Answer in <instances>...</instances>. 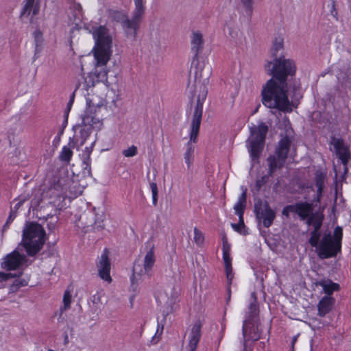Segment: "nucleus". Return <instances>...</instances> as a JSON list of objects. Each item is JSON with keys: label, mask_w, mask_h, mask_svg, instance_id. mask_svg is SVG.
<instances>
[{"label": "nucleus", "mask_w": 351, "mask_h": 351, "mask_svg": "<svg viewBox=\"0 0 351 351\" xmlns=\"http://www.w3.org/2000/svg\"><path fill=\"white\" fill-rule=\"evenodd\" d=\"M254 293L252 294L254 298L253 302H252L249 306L248 316L246 319L258 320L257 315L258 314V305L256 302V298L254 296Z\"/></svg>", "instance_id": "nucleus-26"}, {"label": "nucleus", "mask_w": 351, "mask_h": 351, "mask_svg": "<svg viewBox=\"0 0 351 351\" xmlns=\"http://www.w3.org/2000/svg\"><path fill=\"white\" fill-rule=\"evenodd\" d=\"M325 175L322 173H316L315 174V185L317 187V199L322 196V190L325 182Z\"/></svg>", "instance_id": "nucleus-27"}, {"label": "nucleus", "mask_w": 351, "mask_h": 351, "mask_svg": "<svg viewBox=\"0 0 351 351\" xmlns=\"http://www.w3.org/2000/svg\"><path fill=\"white\" fill-rule=\"evenodd\" d=\"M95 228L101 230L104 228V225L103 224V216L100 215L99 217L98 215H96V219L94 221Z\"/></svg>", "instance_id": "nucleus-40"}, {"label": "nucleus", "mask_w": 351, "mask_h": 351, "mask_svg": "<svg viewBox=\"0 0 351 351\" xmlns=\"http://www.w3.org/2000/svg\"><path fill=\"white\" fill-rule=\"evenodd\" d=\"M254 213L259 222L265 228L270 227L276 218V213L271 209L267 202L258 200L254 205Z\"/></svg>", "instance_id": "nucleus-13"}, {"label": "nucleus", "mask_w": 351, "mask_h": 351, "mask_svg": "<svg viewBox=\"0 0 351 351\" xmlns=\"http://www.w3.org/2000/svg\"><path fill=\"white\" fill-rule=\"evenodd\" d=\"M343 230L337 226L332 235L330 232L325 233L319 242L317 255L321 259L335 257L341 252Z\"/></svg>", "instance_id": "nucleus-8"}, {"label": "nucleus", "mask_w": 351, "mask_h": 351, "mask_svg": "<svg viewBox=\"0 0 351 351\" xmlns=\"http://www.w3.org/2000/svg\"><path fill=\"white\" fill-rule=\"evenodd\" d=\"M77 141L73 138H70L69 147L64 146L60 155L59 159L60 161L69 162L73 156V152L71 148H74L76 146Z\"/></svg>", "instance_id": "nucleus-23"}, {"label": "nucleus", "mask_w": 351, "mask_h": 351, "mask_svg": "<svg viewBox=\"0 0 351 351\" xmlns=\"http://www.w3.org/2000/svg\"><path fill=\"white\" fill-rule=\"evenodd\" d=\"M158 330H159L158 329V330H157V331H156V332L155 336H154V337L152 338V342L153 343H156L158 341V340H159L158 337H156V335H157V334H158Z\"/></svg>", "instance_id": "nucleus-57"}, {"label": "nucleus", "mask_w": 351, "mask_h": 351, "mask_svg": "<svg viewBox=\"0 0 351 351\" xmlns=\"http://www.w3.org/2000/svg\"><path fill=\"white\" fill-rule=\"evenodd\" d=\"M92 226H93L92 221H90V223L84 222V228H85V227L88 228V227Z\"/></svg>", "instance_id": "nucleus-59"}, {"label": "nucleus", "mask_w": 351, "mask_h": 351, "mask_svg": "<svg viewBox=\"0 0 351 351\" xmlns=\"http://www.w3.org/2000/svg\"><path fill=\"white\" fill-rule=\"evenodd\" d=\"M94 143V141L91 143V146L93 145ZM86 149L87 152V156L84 159V163L86 165L84 169L87 170L88 174H90V154L92 151V147H90V148L86 147Z\"/></svg>", "instance_id": "nucleus-35"}, {"label": "nucleus", "mask_w": 351, "mask_h": 351, "mask_svg": "<svg viewBox=\"0 0 351 351\" xmlns=\"http://www.w3.org/2000/svg\"><path fill=\"white\" fill-rule=\"evenodd\" d=\"M320 232L312 231L311 232V237L308 240V243L312 247H317L319 245Z\"/></svg>", "instance_id": "nucleus-32"}, {"label": "nucleus", "mask_w": 351, "mask_h": 351, "mask_svg": "<svg viewBox=\"0 0 351 351\" xmlns=\"http://www.w3.org/2000/svg\"><path fill=\"white\" fill-rule=\"evenodd\" d=\"M39 10H40L39 4L34 3V5L33 6V8L32 9V12H32V14L34 16H36V15H37L39 13Z\"/></svg>", "instance_id": "nucleus-49"}, {"label": "nucleus", "mask_w": 351, "mask_h": 351, "mask_svg": "<svg viewBox=\"0 0 351 351\" xmlns=\"http://www.w3.org/2000/svg\"><path fill=\"white\" fill-rule=\"evenodd\" d=\"M108 256L109 251L107 248H105L99 257L97 266L99 277L106 281L110 282L112 280L110 276V262Z\"/></svg>", "instance_id": "nucleus-16"}, {"label": "nucleus", "mask_w": 351, "mask_h": 351, "mask_svg": "<svg viewBox=\"0 0 351 351\" xmlns=\"http://www.w3.org/2000/svg\"><path fill=\"white\" fill-rule=\"evenodd\" d=\"M207 91L204 90L202 95H199L197 99V104L194 110L193 119L191 125L190 140L187 143V149L184 154V161L186 163L188 168L191 167L193 162L194 147L191 145V143H195L198 136L203 111V103L206 97Z\"/></svg>", "instance_id": "nucleus-7"}, {"label": "nucleus", "mask_w": 351, "mask_h": 351, "mask_svg": "<svg viewBox=\"0 0 351 351\" xmlns=\"http://www.w3.org/2000/svg\"><path fill=\"white\" fill-rule=\"evenodd\" d=\"M223 259L224 262V266H225V271H226V275L227 278V282H228V287L227 291L228 294H230V285L232 284L233 278H234V274L232 271V259L230 256V252H226L224 250V253H223Z\"/></svg>", "instance_id": "nucleus-20"}, {"label": "nucleus", "mask_w": 351, "mask_h": 351, "mask_svg": "<svg viewBox=\"0 0 351 351\" xmlns=\"http://www.w3.org/2000/svg\"><path fill=\"white\" fill-rule=\"evenodd\" d=\"M230 245L228 243L227 241H223V253H224V250L226 252H230Z\"/></svg>", "instance_id": "nucleus-52"}, {"label": "nucleus", "mask_w": 351, "mask_h": 351, "mask_svg": "<svg viewBox=\"0 0 351 351\" xmlns=\"http://www.w3.org/2000/svg\"><path fill=\"white\" fill-rule=\"evenodd\" d=\"M95 39L96 48L95 49V58L96 60L95 71L93 75L90 74L84 80V86H93L95 79L97 82L106 83L108 82V71L105 66L109 61L112 55V39L105 26H99L93 32Z\"/></svg>", "instance_id": "nucleus-1"}, {"label": "nucleus", "mask_w": 351, "mask_h": 351, "mask_svg": "<svg viewBox=\"0 0 351 351\" xmlns=\"http://www.w3.org/2000/svg\"><path fill=\"white\" fill-rule=\"evenodd\" d=\"M250 136L247 140V147L253 161L258 160L265 145L268 127L265 123L253 125L250 129Z\"/></svg>", "instance_id": "nucleus-9"}, {"label": "nucleus", "mask_w": 351, "mask_h": 351, "mask_svg": "<svg viewBox=\"0 0 351 351\" xmlns=\"http://www.w3.org/2000/svg\"><path fill=\"white\" fill-rule=\"evenodd\" d=\"M71 302V295L69 291H66L64 292V296H63L64 307L61 308V311L69 308Z\"/></svg>", "instance_id": "nucleus-37"}, {"label": "nucleus", "mask_w": 351, "mask_h": 351, "mask_svg": "<svg viewBox=\"0 0 351 351\" xmlns=\"http://www.w3.org/2000/svg\"><path fill=\"white\" fill-rule=\"evenodd\" d=\"M265 69L269 75H272L271 80H274L282 85H287L288 77L294 76L296 72L295 62L285 58L283 56L274 59L273 62H267Z\"/></svg>", "instance_id": "nucleus-5"}, {"label": "nucleus", "mask_w": 351, "mask_h": 351, "mask_svg": "<svg viewBox=\"0 0 351 351\" xmlns=\"http://www.w3.org/2000/svg\"><path fill=\"white\" fill-rule=\"evenodd\" d=\"M110 15L112 20L121 24L128 37L131 36L134 38H136L143 16L134 18V10L132 12V16L130 19H128L127 16L120 11H112Z\"/></svg>", "instance_id": "nucleus-11"}, {"label": "nucleus", "mask_w": 351, "mask_h": 351, "mask_svg": "<svg viewBox=\"0 0 351 351\" xmlns=\"http://www.w3.org/2000/svg\"><path fill=\"white\" fill-rule=\"evenodd\" d=\"M71 9L74 11V17L78 19L79 21H81L82 10L81 5L75 3L71 5Z\"/></svg>", "instance_id": "nucleus-38"}, {"label": "nucleus", "mask_w": 351, "mask_h": 351, "mask_svg": "<svg viewBox=\"0 0 351 351\" xmlns=\"http://www.w3.org/2000/svg\"><path fill=\"white\" fill-rule=\"evenodd\" d=\"M34 38L36 44V53L38 51V48L40 47L43 41V32L40 29H36L34 32Z\"/></svg>", "instance_id": "nucleus-33"}, {"label": "nucleus", "mask_w": 351, "mask_h": 351, "mask_svg": "<svg viewBox=\"0 0 351 351\" xmlns=\"http://www.w3.org/2000/svg\"><path fill=\"white\" fill-rule=\"evenodd\" d=\"M16 217V213L13 212L12 210L10 212V214L7 219V223H10Z\"/></svg>", "instance_id": "nucleus-51"}, {"label": "nucleus", "mask_w": 351, "mask_h": 351, "mask_svg": "<svg viewBox=\"0 0 351 351\" xmlns=\"http://www.w3.org/2000/svg\"><path fill=\"white\" fill-rule=\"evenodd\" d=\"M74 97H75V93H73L72 95L71 96V99H70L69 101L67 104V109H68V110H70V108H71V106L73 104Z\"/></svg>", "instance_id": "nucleus-54"}, {"label": "nucleus", "mask_w": 351, "mask_h": 351, "mask_svg": "<svg viewBox=\"0 0 351 351\" xmlns=\"http://www.w3.org/2000/svg\"><path fill=\"white\" fill-rule=\"evenodd\" d=\"M291 143V138L287 135L280 140L276 148L275 154L269 156L267 158L269 166L267 174L262 176L256 182L255 188L256 191H258L261 190L262 186L268 182L269 177L272 176L276 169L283 167L286 159L287 158Z\"/></svg>", "instance_id": "nucleus-3"}, {"label": "nucleus", "mask_w": 351, "mask_h": 351, "mask_svg": "<svg viewBox=\"0 0 351 351\" xmlns=\"http://www.w3.org/2000/svg\"><path fill=\"white\" fill-rule=\"evenodd\" d=\"M296 340H297V336L293 337V340H292V346H293L295 342L296 341Z\"/></svg>", "instance_id": "nucleus-62"}, {"label": "nucleus", "mask_w": 351, "mask_h": 351, "mask_svg": "<svg viewBox=\"0 0 351 351\" xmlns=\"http://www.w3.org/2000/svg\"><path fill=\"white\" fill-rule=\"evenodd\" d=\"M9 225H10V223H7V221H6L5 223L3 225V231L5 230L6 228H8Z\"/></svg>", "instance_id": "nucleus-60"}, {"label": "nucleus", "mask_w": 351, "mask_h": 351, "mask_svg": "<svg viewBox=\"0 0 351 351\" xmlns=\"http://www.w3.org/2000/svg\"><path fill=\"white\" fill-rule=\"evenodd\" d=\"M19 289V287H18L17 284H16L14 282L10 286L9 288V293H15Z\"/></svg>", "instance_id": "nucleus-48"}, {"label": "nucleus", "mask_w": 351, "mask_h": 351, "mask_svg": "<svg viewBox=\"0 0 351 351\" xmlns=\"http://www.w3.org/2000/svg\"><path fill=\"white\" fill-rule=\"evenodd\" d=\"M324 218V215L323 214V210L319 208L317 210L313 212V210L311 211V213L309 215L308 217L306 219V223L308 226L316 223H322Z\"/></svg>", "instance_id": "nucleus-25"}, {"label": "nucleus", "mask_w": 351, "mask_h": 351, "mask_svg": "<svg viewBox=\"0 0 351 351\" xmlns=\"http://www.w3.org/2000/svg\"><path fill=\"white\" fill-rule=\"evenodd\" d=\"M153 204L156 206L158 201V195H152Z\"/></svg>", "instance_id": "nucleus-58"}, {"label": "nucleus", "mask_w": 351, "mask_h": 351, "mask_svg": "<svg viewBox=\"0 0 351 351\" xmlns=\"http://www.w3.org/2000/svg\"><path fill=\"white\" fill-rule=\"evenodd\" d=\"M245 207V204L239 201L236 203V204L234 206L235 214L238 215L239 219H240V223L241 224H243V217Z\"/></svg>", "instance_id": "nucleus-30"}, {"label": "nucleus", "mask_w": 351, "mask_h": 351, "mask_svg": "<svg viewBox=\"0 0 351 351\" xmlns=\"http://www.w3.org/2000/svg\"><path fill=\"white\" fill-rule=\"evenodd\" d=\"M62 134H63V129L60 130L58 132L57 136H56V138H54V140L53 141L55 146H57V145L59 143Z\"/></svg>", "instance_id": "nucleus-46"}, {"label": "nucleus", "mask_w": 351, "mask_h": 351, "mask_svg": "<svg viewBox=\"0 0 351 351\" xmlns=\"http://www.w3.org/2000/svg\"><path fill=\"white\" fill-rule=\"evenodd\" d=\"M194 241L198 245H202L204 241V234L197 228H194Z\"/></svg>", "instance_id": "nucleus-34"}, {"label": "nucleus", "mask_w": 351, "mask_h": 351, "mask_svg": "<svg viewBox=\"0 0 351 351\" xmlns=\"http://www.w3.org/2000/svg\"><path fill=\"white\" fill-rule=\"evenodd\" d=\"M16 276V275L12 274L11 273L5 274V273L0 271V281L1 282V281H6V280H8L10 278H15Z\"/></svg>", "instance_id": "nucleus-41"}, {"label": "nucleus", "mask_w": 351, "mask_h": 351, "mask_svg": "<svg viewBox=\"0 0 351 351\" xmlns=\"http://www.w3.org/2000/svg\"><path fill=\"white\" fill-rule=\"evenodd\" d=\"M150 188L152 190V195H158V187L155 182L150 183Z\"/></svg>", "instance_id": "nucleus-47"}, {"label": "nucleus", "mask_w": 351, "mask_h": 351, "mask_svg": "<svg viewBox=\"0 0 351 351\" xmlns=\"http://www.w3.org/2000/svg\"><path fill=\"white\" fill-rule=\"evenodd\" d=\"M322 225V223H316L311 224V226H313L314 227V229L313 231L319 232Z\"/></svg>", "instance_id": "nucleus-53"}, {"label": "nucleus", "mask_w": 351, "mask_h": 351, "mask_svg": "<svg viewBox=\"0 0 351 351\" xmlns=\"http://www.w3.org/2000/svg\"><path fill=\"white\" fill-rule=\"evenodd\" d=\"M145 249L147 250L143 260V265L139 263H134L133 266V278L132 283H134V280H143L145 277L150 278L152 276V269L156 263L155 245L149 239L145 243Z\"/></svg>", "instance_id": "nucleus-10"}, {"label": "nucleus", "mask_w": 351, "mask_h": 351, "mask_svg": "<svg viewBox=\"0 0 351 351\" xmlns=\"http://www.w3.org/2000/svg\"><path fill=\"white\" fill-rule=\"evenodd\" d=\"M87 215H88V214L84 213V214L83 215V218L84 219Z\"/></svg>", "instance_id": "nucleus-64"}, {"label": "nucleus", "mask_w": 351, "mask_h": 351, "mask_svg": "<svg viewBox=\"0 0 351 351\" xmlns=\"http://www.w3.org/2000/svg\"><path fill=\"white\" fill-rule=\"evenodd\" d=\"M287 85H282L274 80H269L262 90L263 104L269 108H276L285 112L293 110V102L287 95Z\"/></svg>", "instance_id": "nucleus-2"}, {"label": "nucleus", "mask_w": 351, "mask_h": 351, "mask_svg": "<svg viewBox=\"0 0 351 351\" xmlns=\"http://www.w3.org/2000/svg\"><path fill=\"white\" fill-rule=\"evenodd\" d=\"M38 205V202L36 200L32 199L31 201V206H30L29 208H32L33 210H34Z\"/></svg>", "instance_id": "nucleus-55"}, {"label": "nucleus", "mask_w": 351, "mask_h": 351, "mask_svg": "<svg viewBox=\"0 0 351 351\" xmlns=\"http://www.w3.org/2000/svg\"><path fill=\"white\" fill-rule=\"evenodd\" d=\"M26 261V257L21 254L17 250L8 254L1 263L2 268L6 270H14L19 267Z\"/></svg>", "instance_id": "nucleus-17"}, {"label": "nucleus", "mask_w": 351, "mask_h": 351, "mask_svg": "<svg viewBox=\"0 0 351 351\" xmlns=\"http://www.w3.org/2000/svg\"><path fill=\"white\" fill-rule=\"evenodd\" d=\"M69 342V337L66 334L64 335V343H67Z\"/></svg>", "instance_id": "nucleus-61"}, {"label": "nucleus", "mask_w": 351, "mask_h": 351, "mask_svg": "<svg viewBox=\"0 0 351 351\" xmlns=\"http://www.w3.org/2000/svg\"><path fill=\"white\" fill-rule=\"evenodd\" d=\"M316 287H322L324 293L329 296L334 291L339 290V285L337 283L333 282L332 280H322L319 281H317L315 282Z\"/></svg>", "instance_id": "nucleus-22"}, {"label": "nucleus", "mask_w": 351, "mask_h": 351, "mask_svg": "<svg viewBox=\"0 0 351 351\" xmlns=\"http://www.w3.org/2000/svg\"><path fill=\"white\" fill-rule=\"evenodd\" d=\"M91 301L93 304H99L101 302V298L99 294H95L92 296Z\"/></svg>", "instance_id": "nucleus-50"}, {"label": "nucleus", "mask_w": 351, "mask_h": 351, "mask_svg": "<svg viewBox=\"0 0 351 351\" xmlns=\"http://www.w3.org/2000/svg\"><path fill=\"white\" fill-rule=\"evenodd\" d=\"M57 191V196H69L70 197H75L82 193V187H81L77 182L74 180H68L65 181L64 179L60 178L58 180L57 183L50 189V191L55 193Z\"/></svg>", "instance_id": "nucleus-12"}, {"label": "nucleus", "mask_w": 351, "mask_h": 351, "mask_svg": "<svg viewBox=\"0 0 351 351\" xmlns=\"http://www.w3.org/2000/svg\"><path fill=\"white\" fill-rule=\"evenodd\" d=\"M14 282L16 284H17L18 287L20 288V287H25V286H27L28 282L25 279H16L14 280Z\"/></svg>", "instance_id": "nucleus-44"}, {"label": "nucleus", "mask_w": 351, "mask_h": 351, "mask_svg": "<svg viewBox=\"0 0 351 351\" xmlns=\"http://www.w3.org/2000/svg\"><path fill=\"white\" fill-rule=\"evenodd\" d=\"M86 110L82 117V128L80 129V136L82 141L80 145H82L87 138L90 136L92 130L95 128H99L101 123L99 119L93 114V112H96L97 108H99L103 106L101 101L98 100L97 97H90L89 94L86 97Z\"/></svg>", "instance_id": "nucleus-6"}, {"label": "nucleus", "mask_w": 351, "mask_h": 351, "mask_svg": "<svg viewBox=\"0 0 351 351\" xmlns=\"http://www.w3.org/2000/svg\"><path fill=\"white\" fill-rule=\"evenodd\" d=\"M247 189H245L243 190V193H241V196L239 197L238 201L243 202L246 204V199H247V193H246Z\"/></svg>", "instance_id": "nucleus-45"}, {"label": "nucleus", "mask_w": 351, "mask_h": 351, "mask_svg": "<svg viewBox=\"0 0 351 351\" xmlns=\"http://www.w3.org/2000/svg\"><path fill=\"white\" fill-rule=\"evenodd\" d=\"M330 144L333 145L336 155L341 160L344 166V172L348 171L347 165L350 158L349 148L346 145L344 141L340 138L332 137Z\"/></svg>", "instance_id": "nucleus-14"}, {"label": "nucleus", "mask_w": 351, "mask_h": 351, "mask_svg": "<svg viewBox=\"0 0 351 351\" xmlns=\"http://www.w3.org/2000/svg\"><path fill=\"white\" fill-rule=\"evenodd\" d=\"M335 299L330 296L325 295L317 304L318 315L321 317L325 316L333 307Z\"/></svg>", "instance_id": "nucleus-21"}, {"label": "nucleus", "mask_w": 351, "mask_h": 351, "mask_svg": "<svg viewBox=\"0 0 351 351\" xmlns=\"http://www.w3.org/2000/svg\"><path fill=\"white\" fill-rule=\"evenodd\" d=\"M284 49V41L281 37H277L274 39L272 47L271 49V53L274 59L278 58L282 56V51Z\"/></svg>", "instance_id": "nucleus-24"}, {"label": "nucleus", "mask_w": 351, "mask_h": 351, "mask_svg": "<svg viewBox=\"0 0 351 351\" xmlns=\"http://www.w3.org/2000/svg\"><path fill=\"white\" fill-rule=\"evenodd\" d=\"M202 324L197 320L191 328L189 334V342L186 347L189 351H195L201 338Z\"/></svg>", "instance_id": "nucleus-18"}, {"label": "nucleus", "mask_w": 351, "mask_h": 351, "mask_svg": "<svg viewBox=\"0 0 351 351\" xmlns=\"http://www.w3.org/2000/svg\"><path fill=\"white\" fill-rule=\"evenodd\" d=\"M330 14L336 19H338V12L335 8V1L334 0L332 1V5L330 8Z\"/></svg>", "instance_id": "nucleus-43"}, {"label": "nucleus", "mask_w": 351, "mask_h": 351, "mask_svg": "<svg viewBox=\"0 0 351 351\" xmlns=\"http://www.w3.org/2000/svg\"><path fill=\"white\" fill-rule=\"evenodd\" d=\"M294 97H295V98H297L298 99L300 97H301V96H300V95H298L297 93H295V94Z\"/></svg>", "instance_id": "nucleus-63"}, {"label": "nucleus", "mask_w": 351, "mask_h": 351, "mask_svg": "<svg viewBox=\"0 0 351 351\" xmlns=\"http://www.w3.org/2000/svg\"><path fill=\"white\" fill-rule=\"evenodd\" d=\"M35 0H25V4L21 12L20 17H23L25 14L29 16L32 12V9L34 5Z\"/></svg>", "instance_id": "nucleus-31"}, {"label": "nucleus", "mask_w": 351, "mask_h": 351, "mask_svg": "<svg viewBox=\"0 0 351 351\" xmlns=\"http://www.w3.org/2000/svg\"><path fill=\"white\" fill-rule=\"evenodd\" d=\"M138 153V149L135 145H132L126 149H123L122 151V154L125 157H133L136 156Z\"/></svg>", "instance_id": "nucleus-36"}, {"label": "nucleus", "mask_w": 351, "mask_h": 351, "mask_svg": "<svg viewBox=\"0 0 351 351\" xmlns=\"http://www.w3.org/2000/svg\"><path fill=\"white\" fill-rule=\"evenodd\" d=\"M22 244L29 256H34L43 248L46 241V232L36 222H26L23 230Z\"/></svg>", "instance_id": "nucleus-4"}, {"label": "nucleus", "mask_w": 351, "mask_h": 351, "mask_svg": "<svg viewBox=\"0 0 351 351\" xmlns=\"http://www.w3.org/2000/svg\"><path fill=\"white\" fill-rule=\"evenodd\" d=\"M25 201V199H20L19 202L15 205V209H19Z\"/></svg>", "instance_id": "nucleus-56"}, {"label": "nucleus", "mask_w": 351, "mask_h": 351, "mask_svg": "<svg viewBox=\"0 0 351 351\" xmlns=\"http://www.w3.org/2000/svg\"><path fill=\"white\" fill-rule=\"evenodd\" d=\"M231 226L235 231L239 232L240 234H246V232L244 230L245 228V226L243 219V224L240 223V219H239V223H231Z\"/></svg>", "instance_id": "nucleus-39"}, {"label": "nucleus", "mask_w": 351, "mask_h": 351, "mask_svg": "<svg viewBox=\"0 0 351 351\" xmlns=\"http://www.w3.org/2000/svg\"><path fill=\"white\" fill-rule=\"evenodd\" d=\"M134 18H138V16H143L145 14V0H134Z\"/></svg>", "instance_id": "nucleus-28"}, {"label": "nucleus", "mask_w": 351, "mask_h": 351, "mask_svg": "<svg viewBox=\"0 0 351 351\" xmlns=\"http://www.w3.org/2000/svg\"><path fill=\"white\" fill-rule=\"evenodd\" d=\"M290 213H293V204L285 206L282 211V214L286 216L287 217L289 216Z\"/></svg>", "instance_id": "nucleus-42"}, {"label": "nucleus", "mask_w": 351, "mask_h": 351, "mask_svg": "<svg viewBox=\"0 0 351 351\" xmlns=\"http://www.w3.org/2000/svg\"><path fill=\"white\" fill-rule=\"evenodd\" d=\"M293 213L297 214L301 220H306L313 210V204L307 202H299L293 204Z\"/></svg>", "instance_id": "nucleus-19"}, {"label": "nucleus", "mask_w": 351, "mask_h": 351, "mask_svg": "<svg viewBox=\"0 0 351 351\" xmlns=\"http://www.w3.org/2000/svg\"><path fill=\"white\" fill-rule=\"evenodd\" d=\"M204 40L199 31L193 32L191 36V51L193 53L192 64L197 66L199 62L198 55L204 49Z\"/></svg>", "instance_id": "nucleus-15"}, {"label": "nucleus", "mask_w": 351, "mask_h": 351, "mask_svg": "<svg viewBox=\"0 0 351 351\" xmlns=\"http://www.w3.org/2000/svg\"><path fill=\"white\" fill-rule=\"evenodd\" d=\"M246 16L251 19L253 13V0H240Z\"/></svg>", "instance_id": "nucleus-29"}]
</instances>
